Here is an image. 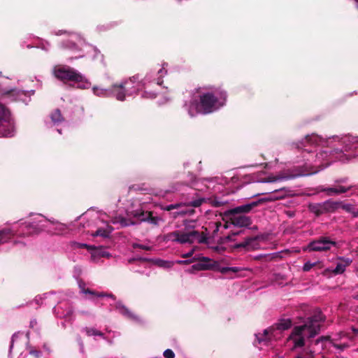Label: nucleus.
Instances as JSON below:
<instances>
[{
    "mask_svg": "<svg viewBox=\"0 0 358 358\" xmlns=\"http://www.w3.org/2000/svg\"><path fill=\"white\" fill-rule=\"evenodd\" d=\"M301 157L295 161L298 164L299 171L294 175H269L259 180V182L268 183L287 180L296 177L308 176L315 174L328 167L331 163V156L334 154L338 161L349 162L351 155L344 153L351 150L358 149V138L349 135L333 136L327 138L313 134L296 144Z\"/></svg>",
    "mask_w": 358,
    "mask_h": 358,
    "instance_id": "nucleus-1",
    "label": "nucleus"
},
{
    "mask_svg": "<svg viewBox=\"0 0 358 358\" xmlns=\"http://www.w3.org/2000/svg\"><path fill=\"white\" fill-rule=\"evenodd\" d=\"M227 94L221 88L198 89L184 108L190 117L214 113L226 105Z\"/></svg>",
    "mask_w": 358,
    "mask_h": 358,
    "instance_id": "nucleus-2",
    "label": "nucleus"
},
{
    "mask_svg": "<svg viewBox=\"0 0 358 358\" xmlns=\"http://www.w3.org/2000/svg\"><path fill=\"white\" fill-rule=\"evenodd\" d=\"M64 226L59 222H51L41 215H36L31 222L15 224L11 227L0 229V245L7 242L15 235H29L37 234L41 231L46 230L48 232L57 234L55 230H62Z\"/></svg>",
    "mask_w": 358,
    "mask_h": 358,
    "instance_id": "nucleus-3",
    "label": "nucleus"
},
{
    "mask_svg": "<svg viewBox=\"0 0 358 358\" xmlns=\"http://www.w3.org/2000/svg\"><path fill=\"white\" fill-rule=\"evenodd\" d=\"M325 320L322 313L316 310L313 315L308 317L302 325L296 326L286 338L285 345L291 351H295L305 345L306 338H311L317 335L322 323Z\"/></svg>",
    "mask_w": 358,
    "mask_h": 358,
    "instance_id": "nucleus-4",
    "label": "nucleus"
},
{
    "mask_svg": "<svg viewBox=\"0 0 358 358\" xmlns=\"http://www.w3.org/2000/svg\"><path fill=\"white\" fill-rule=\"evenodd\" d=\"M167 65L166 63H164L160 68L147 73L145 78L141 80V83L139 82L138 76H134L128 79L121 80L127 96H132L137 93L140 89V85H142L146 89L143 93L142 96L148 99L155 98L156 93L148 91V90L150 87H155V86L159 87L162 84V78L167 73Z\"/></svg>",
    "mask_w": 358,
    "mask_h": 358,
    "instance_id": "nucleus-5",
    "label": "nucleus"
},
{
    "mask_svg": "<svg viewBox=\"0 0 358 358\" xmlns=\"http://www.w3.org/2000/svg\"><path fill=\"white\" fill-rule=\"evenodd\" d=\"M60 48L71 54L69 56L70 60L78 59L85 57H90L92 60L103 59V55L100 51L96 47L87 43L76 33H68V38L61 43Z\"/></svg>",
    "mask_w": 358,
    "mask_h": 358,
    "instance_id": "nucleus-6",
    "label": "nucleus"
},
{
    "mask_svg": "<svg viewBox=\"0 0 358 358\" xmlns=\"http://www.w3.org/2000/svg\"><path fill=\"white\" fill-rule=\"evenodd\" d=\"M196 225L195 220H186L183 221L184 227L175 230L166 235V240L180 244H192L194 242L205 243L210 247L209 238L206 234L194 229Z\"/></svg>",
    "mask_w": 358,
    "mask_h": 358,
    "instance_id": "nucleus-7",
    "label": "nucleus"
},
{
    "mask_svg": "<svg viewBox=\"0 0 358 358\" xmlns=\"http://www.w3.org/2000/svg\"><path fill=\"white\" fill-rule=\"evenodd\" d=\"M53 75L62 81H73L78 83V87L87 89L90 87V83L78 71L68 66L57 65L52 69Z\"/></svg>",
    "mask_w": 358,
    "mask_h": 358,
    "instance_id": "nucleus-8",
    "label": "nucleus"
},
{
    "mask_svg": "<svg viewBox=\"0 0 358 358\" xmlns=\"http://www.w3.org/2000/svg\"><path fill=\"white\" fill-rule=\"evenodd\" d=\"M15 133V122L10 110L0 103V138H11Z\"/></svg>",
    "mask_w": 358,
    "mask_h": 358,
    "instance_id": "nucleus-9",
    "label": "nucleus"
},
{
    "mask_svg": "<svg viewBox=\"0 0 358 358\" xmlns=\"http://www.w3.org/2000/svg\"><path fill=\"white\" fill-rule=\"evenodd\" d=\"M203 199H198L189 203H177L165 206L163 209L164 210L171 211L177 210L174 213V217L183 215H192L194 213L193 207H199L203 202Z\"/></svg>",
    "mask_w": 358,
    "mask_h": 358,
    "instance_id": "nucleus-10",
    "label": "nucleus"
},
{
    "mask_svg": "<svg viewBox=\"0 0 358 358\" xmlns=\"http://www.w3.org/2000/svg\"><path fill=\"white\" fill-rule=\"evenodd\" d=\"M347 178L336 180L334 184L331 187L320 186L317 188L318 192H324L327 196H337L345 193L351 189V186L343 185L345 183Z\"/></svg>",
    "mask_w": 358,
    "mask_h": 358,
    "instance_id": "nucleus-11",
    "label": "nucleus"
},
{
    "mask_svg": "<svg viewBox=\"0 0 358 358\" xmlns=\"http://www.w3.org/2000/svg\"><path fill=\"white\" fill-rule=\"evenodd\" d=\"M336 243L334 241H331L329 237L322 236L320 238L311 241L308 245V248L310 251H327L331 249L332 246H335Z\"/></svg>",
    "mask_w": 358,
    "mask_h": 358,
    "instance_id": "nucleus-12",
    "label": "nucleus"
},
{
    "mask_svg": "<svg viewBox=\"0 0 358 358\" xmlns=\"http://www.w3.org/2000/svg\"><path fill=\"white\" fill-rule=\"evenodd\" d=\"M255 336L259 343H266L268 341L280 339L282 332L275 326L265 329L263 334H256Z\"/></svg>",
    "mask_w": 358,
    "mask_h": 358,
    "instance_id": "nucleus-13",
    "label": "nucleus"
},
{
    "mask_svg": "<svg viewBox=\"0 0 358 358\" xmlns=\"http://www.w3.org/2000/svg\"><path fill=\"white\" fill-rule=\"evenodd\" d=\"M218 266V263L212 260L208 257H202L201 261H199L198 263L192 265V268L196 271H206L216 268Z\"/></svg>",
    "mask_w": 358,
    "mask_h": 358,
    "instance_id": "nucleus-14",
    "label": "nucleus"
},
{
    "mask_svg": "<svg viewBox=\"0 0 358 358\" xmlns=\"http://www.w3.org/2000/svg\"><path fill=\"white\" fill-rule=\"evenodd\" d=\"M127 215L132 216L140 222L148 221L152 222L150 213L143 210L142 208H138L136 210L129 209L127 210Z\"/></svg>",
    "mask_w": 358,
    "mask_h": 358,
    "instance_id": "nucleus-15",
    "label": "nucleus"
},
{
    "mask_svg": "<svg viewBox=\"0 0 358 358\" xmlns=\"http://www.w3.org/2000/svg\"><path fill=\"white\" fill-rule=\"evenodd\" d=\"M110 90L111 92L110 97H115L118 101H124L128 97L121 81L114 83L110 87Z\"/></svg>",
    "mask_w": 358,
    "mask_h": 358,
    "instance_id": "nucleus-16",
    "label": "nucleus"
},
{
    "mask_svg": "<svg viewBox=\"0 0 358 358\" xmlns=\"http://www.w3.org/2000/svg\"><path fill=\"white\" fill-rule=\"evenodd\" d=\"M235 248H244L246 250H254L259 248V244L257 237H249L245 238L241 243L234 245Z\"/></svg>",
    "mask_w": 358,
    "mask_h": 358,
    "instance_id": "nucleus-17",
    "label": "nucleus"
},
{
    "mask_svg": "<svg viewBox=\"0 0 358 358\" xmlns=\"http://www.w3.org/2000/svg\"><path fill=\"white\" fill-rule=\"evenodd\" d=\"M34 92L35 91L33 90L29 91L17 90L13 92V95L16 97L17 101H22L25 105H27Z\"/></svg>",
    "mask_w": 358,
    "mask_h": 358,
    "instance_id": "nucleus-18",
    "label": "nucleus"
},
{
    "mask_svg": "<svg viewBox=\"0 0 358 358\" xmlns=\"http://www.w3.org/2000/svg\"><path fill=\"white\" fill-rule=\"evenodd\" d=\"M231 224L234 226L239 227H249L251 224V220L248 216L243 215H235L231 218Z\"/></svg>",
    "mask_w": 358,
    "mask_h": 358,
    "instance_id": "nucleus-19",
    "label": "nucleus"
},
{
    "mask_svg": "<svg viewBox=\"0 0 358 358\" xmlns=\"http://www.w3.org/2000/svg\"><path fill=\"white\" fill-rule=\"evenodd\" d=\"M341 262L337 263L336 268L333 270V273L336 275L342 274L345 272L346 267L351 264L352 259L344 257L338 258Z\"/></svg>",
    "mask_w": 358,
    "mask_h": 358,
    "instance_id": "nucleus-20",
    "label": "nucleus"
},
{
    "mask_svg": "<svg viewBox=\"0 0 358 358\" xmlns=\"http://www.w3.org/2000/svg\"><path fill=\"white\" fill-rule=\"evenodd\" d=\"M116 308L119 310L120 313L124 316L131 319L135 321L138 320V317L133 314L126 306H124L121 302H117L116 304Z\"/></svg>",
    "mask_w": 358,
    "mask_h": 358,
    "instance_id": "nucleus-21",
    "label": "nucleus"
},
{
    "mask_svg": "<svg viewBox=\"0 0 358 358\" xmlns=\"http://www.w3.org/2000/svg\"><path fill=\"white\" fill-rule=\"evenodd\" d=\"M113 228L109 225L106 224L105 227L103 228H99L94 233H93L92 235L93 236H101L103 238H108L111 232L113 231Z\"/></svg>",
    "mask_w": 358,
    "mask_h": 358,
    "instance_id": "nucleus-22",
    "label": "nucleus"
},
{
    "mask_svg": "<svg viewBox=\"0 0 358 358\" xmlns=\"http://www.w3.org/2000/svg\"><path fill=\"white\" fill-rule=\"evenodd\" d=\"M324 208L326 210V213L334 212L337 209L340 208L341 205V201H334L331 200H327L324 201Z\"/></svg>",
    "mask_w": 358,
    "mask_h": 358,
    "instance_id": "nucleus-23",
    "label": "nucleus"
},
{
    "mask_svg": "<svg viewBox=\"0 0 358 358\" xmlns=\"http://www.w3.org/2000/svg\"><path fill=\"white\" fill-rule=\"evenodd\" d=\"M92 91L94 95L103 97V98H107L110 97V88H102L97 86H94L92 87Z\"/></svg>",
    "mask_w": 358,
    "mask_h": 358,
    "instance_id": "nucleus-24",
    "label": "nucleus"
},
{
    "mask_svg": "<svg viewBox=\"0 0 358 358\" xmlns=\"http://www.w3.org/2000/svg\"><path fill=\"white\" fill-rule=\"evenodd\" d=\"M309 209L316 215H320L326 213L324 202L310 204Z\"/></svg>",
    "mask_w": 358,
    "mask_h": 358,
    "instance_id": "nucleus-25",
    "label": "nucleus"
},
{
    "mask_svg": "<svg viewBox=\"0 0 358 358\" xmlns=\"http://www.w3.org/2000/svg\"><path fill=\"white\" fill-rule=\"evenodd\" d=\"M292 322L289 318H283L279 320L275 327L282 332L291 327Z\"/></svg>",
    "mask_w": 358,
    "mask_h": 358,
    "instance_id": "nucleus-26",
    "label": "nucleus"
},
{
    "mask_svg": "<svg viewBox=\"0 0 358 358\" xmlns=\"http://www.w3.org/2000/svg\"><path fill=\"white\" fill-rule=\"evenodd\" d=\"M257 202L254 201V202H252L251 203L238 206V207L235 208L234 209H233L232 211L235 213H248L251 210V209L254 206H257Z\"/></svg>",
    "mask_w": 358,
    "mask_h": 358,
    "instance_id": "nucleus-27",
    "label": "nucleus"
},
{
    "mask_svg": "<svg viewBox=\"0 0 358 358\" xmlns=\"http://www.w3.org/2000/svg\"><path fill=\"white\" fill-rule=\"evenodd\" d=\"M50 118L55 125H58L59 123L64 121V119L63 118L59 109H56L50 115Z\"/></svg>",
    "mask_w": 358,
    "mask_h": 358,
    "instance_id": "nucleus-28",
    "label": "nucleus"
},
{
    "mask_svg": "<svg viewBox=\"0 0 358 358\" xmlns=\"http://www.w3.org/2000/svg\"><path fill=\"white\" fill-rule=\"evenodd\" d=\"M83 331L87 336H100L105 339L104 334L94 327H85Z\"/></svg>",
    "mask_w": 358,
    "mask_h": 358,
    "instance_id": "nucleus-29",
    "label": "nucleus"
},
{
    "mask_svg": "<svg viewBox=\"0 0 358 358\" xmlns=\"http://www.w3.org/2000/svg\"><path fill=\"white\" fill-rule=\"evenodd\" d=\"M110 256L111 255L106 251L96 250L92 252L91 259L93 262H97L100 257H110Z\"/></svg>",
    "mask_w": 358,
    "mask_h": 358,
    "instance_id": "nucleus-30",
    "label": "nucleus"
},
{
    "mask_svg": "<svg viewBox=\"0 0 358 358\" xmlns=\"http://www.w3.org/2000/svg\"><path fill=\"white\" fill-rule=\"evenodd\" d=\"M294 358H315V352L312 350L306 349L295 356Z\"/></svg>",
    "mask_w": 358,
    "mask_h": 358,
    "instance_id": "nucleus-31",
    "label": "nucleus"
},
{
    "mask_svg": "<svg viewBox=\"0 0 358 358\" xmlns=\"http://www.w3.org/2000/svg\"><path fill=\"white\" fill-rule=\"evenodd\" d=\"M83 292L85 293V294L88 293V294H93V295H95V296H96L98 297H105L106 296V297H110V298L113 299V300L115 299V296L113 294H106V293H103V292H100V293L96 294L95 292H92L91 290H90L88 289H83Z\"/></svg>",
    "mask_w": 358,
    "mask_h": 358,
    "instance_id": "nucleus-32",
    "label": "nucleus"
},
{
    "mask_svg": "<svg viewBox=\"0 0 358 358\" xmlns=\"http://www.w3.org/2000/svg\"><path fill=\"white\" fill-rule=\"evenodd\" d=\"M157 265L162 268H171L174 265L173 261H165L162 259H158L156 261Z\"/></svg>",
    "mask_w": 358,
    "mask_h": 358,
    "instance_id": "nucleus-33",
    "label": "nucleus"
},
{
    "mask_svg": "<svg viewBox=\"0 0 358 358\" xmlns=\"http://www.w3.org/2000/svg\"><path fill=\"white\" fill-rule=\"evenodd\" d=\"M337 341H331V345L334 348L339 350L340 352L343 351L346 348H349V344L348 343H344L342 344H338L336 343Z\"/></svg>",
    "mask_w": 358,
    "mask_h": 358,
    "instance_id": "nucleus-34",
    "label": "nucleus"
},
{
    "mask_svg": "<svg viewBox=\"0 0 358 358\" xmlns=\"http://www.w3.org/2000/svg\"><path fill=\"white\" fill-rule=\"evenodd\" d=\"M338 338H332L329 336H320V338H318L315 341V343L318 344L320 342L329 341L331 344V341H338Z\"/></svg>",
    "mask_w": 358,
    "mask_h": 358,
    "instance_id": "nucleus-35",
    "label": "nucleus"
},
{
    "mask_svg": "<svg viewBox=\"0 0 358 358\" xmlns=\"http://www.w3.org/2000/svg\"><path fill=\"white\" fill-rule=\"evenodd\" d=\"M59 306L55 307V311L57 312V314L58 317H67L68 316L71 315L73 313L72 308H69L66 313H59Z\"/></svg>",
    "mask_w": 358,
    "mask_h": 358,
    "instance_id": "nucleus-36",
    "label": "nucleus"
},
{
    "mask_svg": "<svg viewBox=\"0 0 358 358\" xmlns=\"http://www.w3.org/2000/svg\"><path fill=\"white\" fill-rule=\"evenodd\" d=\"M340 208H343L347 212L352 213L354 210V206L350 203H343V202H341Z\"/></svg>",
    "mask_w": 358,
    "mask_h": 358,
    "instance_id": "nucleus-37",
    "label": "nucleus"
},
{
    "mask_svg": "<svg viewBox=\"0 0 358 358\" xmlns=\"http://www.w3.org/2000/svg\"><path fill=\"white\" fill-rule=\"evenodd\" d=\"M73 245H74L75 247L76 248H87V250H90V249H92V248H94V246L92 245H87L86 243H78V242H73Z\"/></svg>",
    "mask_w": 358,
    "mask_h": 358,
    "instance_id": "nucleus-38",
    "label": "nucleus"
},
{
    "mask_svg": "<svg viewBox=\"0 0 358 358\" xmlns=\"http://www.w3.org/2000/svg\"><path fill=\"white\" fill-rule=\"evenodd\" d=\"M315 265H316V262L311 263L310 262H307L303 264V271H308Z\"/></svg>",
    "mask_w": 358,
    "mask_h": 358,
    "instance_id": "nucleus-39",
    "label": "nucleus"
},
{
    "mask_svg": "<svg viewBox=\"0 0 358 358\" xmlns=\"http://www.w3.org/2000/svg\"><path fill=\"white\" fill-rule=\"evenodd\" d=\"M163 355L166 358H174L175 357V354H174L173 351L171 349H166V350H164Z\"/></svg>",
    "mask_w": 358,
    "mask_h": 358,
    "instance_id": "nucleus-40",
    "label": "nucleus"
},
{
    "mask_svg": "<svg viewBox=\"0 0 358 358\" xmlns=\"http://www.w3.org/2000/svg\"><path fill=\"white\" fill-rule=\"evenodd\" d=\"M38 48L45 51H48L50 48V44L48 41H42L40 45H38Z\"/></svg>",
    "mask_w": 358,
    "mask_h": 358,
    "instance_id": "nucleus-41",
    "label": "nucleus"
},
{
    "mask_svg": "<svg viewBox=\"0 0 358 358\" xmlns=\"http://www.w3.org/2000/svg\"><path fill=\"white\" fill-rule=\"evenodd\" d=\"M133 248H141V249H143V250H149L151 248L150 246H148V245H143V244H139V243H134L133 245Z\"/></svg>",
    "mask_w": 358,
    "mask_h": 358,
    "instance_id": "nucleus-42",
    "label": "nucleus"
},
{
    "mask_svg": "<svg viewBox=\"0 0 358 358\" xmlns=\"http://www.w3.org/2000/svg\"><path fill=\"white\" fill-rule=\"evenodd\" d=\"M241 269L238 268V267H225V268H222V272H225V271H231V272H234V273H236L238 271H239Z\"/></svg>",
    "mask_w": 358,
    "mask_h": 358,
    "instance_id": "nucleus-43",
    "label": "nucleus"
},
{
    "mask_svg": "<svg viewBox=\"0 0 358 358\" xmlns=\"http://www.w3.org/2000/svg\"><path fill=\"white\" fill-rule=\"evenodd\" d=\"M174 262V264H190V263H192V260L191 259H187V260H176V261H173Z\"/></svg>",
    "mask_w": 358,
    "mask_h": 358,
    "instance_id": "nucleus-44",
    "label": "nucleus"
},
{
    "mask_svg": "<svg viewBox=\"0 0 358 358\" xmlns=\"http://www.w3.org/2000/svg\"><path fill=\"white\" fill-rule=\"evenodd\" d=\"M17 336V334H14L12 336V339H11V343H10V348H9V355H10L11 353V351H12V349L13 348V345H14V341H15V338Z\"/></svg>",
    "mask_w": 358,
    "mask_h": 358,
    "instance_id": "nucleus-45",
    "label": "nucleus"
},
{
    "mask_svg": "<svg viewBox=\"0 0 358 358\" xmlns=\"http://www.w3.org/2000/svg\"><path fill=\"white\" fill-rule=\"evenodd\" d=\"M194 249H192L189 252L182 254V257H183V258L189 257L194 254Z\"/></svg>",
    "mask_w": 358,
    "mask_h": 358,
    "instance_id": "nucleus-46",
    "label": "nucleus"
},
{
    "mask_svg": "<svg viewBox=\"0 0 358 358\" xmlns=\"http://www.w3.org/2000/svg\"><path fill=\"white\" fill-rule=\"evenodd\" d=\"M204 257L201 255H196L191 260H192V262L194 261H201V258Z\"/></svg>",
    "mask_w": 358,
    "mask_h": 358,
    "instance_id": "nucleus-47",
    "label": "nucleus"
},
{
    "mask_svg": "<svg viewBox=\"0 0 358 358\" xmlns=\"http://www.w3.org/2000/svg\"><path fill=\"white\" fill-rule=\"evenodd\" d=\"M29 354L32 355L36 357H38L41 355V352L38 351V350H31L29 352Z\"/></svg>",
    "mask_w": 358,
    "mask_h": 358,
    "instance_id": "nucleus-48",
    "label": "nucleus"
},
{
    "mask_svg": "<svg viewBox=\"0 0 358 358\" xmlns=\"http://www.w3.org/2000/svg\"><path fill=\"white\" fill-rule=\"evenodd\" d=\"M283 197V195H278V196H270L267 199L268 200H275L278 199H281Z\"/></svg>",
    "mask_w": 358,
    "mask_h": 358,
    "instance_id": "nucleus-49",
    "label": "nucleus"
},
{
    "mask_svg": "<svg viewBox=\"0 0 358 358\" xmlns=\"http://www.w3.org/2000/svg\"><path fill=\"white\" fill-rule=\"evenodd\" d=\"M36 323H37V322L36 320H31L30 327L33 328L35 325H36Z\"/></svg>",
    "mask_w": 358,
    "mask_h": 358,
    "instance_id": "nucleus-50",
    "label": "nucleus"
},
{
    "mask_svg": "<svg viewBox=\"0 0 358 358\" xmlns=\"http://www.w3.org/2000/svg\"><path fill=\"white\" fill-rule=\"evenodd\" d=\"M285 189L284 188H280L279 189H274V190H272L271 192V193H277V192H282Z\"/></svg>",
    "mask_w": 358,
    "mask_h": 358,
    "instance_id": "nucleus-51",
    "label": "nucleus"
},
{
    "mask_svg": "<svg viewBox=\"0 0 358 358\" xmlns=\"http://www.w3.org/2000/svg\"><path fill=\"white\" fill-rule=\"evenodd\" d=\"M63 33L62 30H59L57 32H55V35H61Z\"/></svg>",
    "mask_w": 358,
    "mask_h": 358,
    "instance_id": "nucleus-52",
    "label": "nucleus"
},
{
    "mask_svg": "<svg viewBox=\"0 0 358 358\" xmlns=\"http://www.w3.org/2000/svg\"><path fill=\"white\" fill-rule=\"evenodd\" d=\"M354 217H358V211H354L352 212Z\"/></svg>",
    "mask_w": 358,
    "mask_h": 358,
    "instance_id": "nucleus-53",
    "label": "nucleus"
},
{
    "mask_svg": "<svg viewBox=\"0 0 358 358\" xmlns=\"http://www.w3.org/2000/svg\"><path fill=\"white\" fill-rule=\"evenodd\" d=\"M352 330L354 333L357 334L358 333V329L356 328H352Z\"/></svg>",
    "mask_w": 358,
    "mask_h": 358,
    "instance_id": "nucleus-54",
    "label": "nucleus"
},
{
    "mask_svg": "<svg viewBox=\"0 0 358 358\" xmlns=\"http://www.w3.org/2000/svg\"><path fill=\"white\" fill-rule=\"evenodd\" d=\"M122 224L123 226H127V225H129V224L126 223L125 222H122Z\"/></svg>",
    "mask_w": 358,
    "mask_h": 358,
    "instance_id": "nucleus-55",
    "label": "nucleus"
},
{
    "mask_svg": "<svg viewBox=\"0 0 358 358\" xmlns=\"http://www.w3.org/2000/svg\"><path fill=\"white\" fill-rule=\"evenodd\" d=\"M355 1L356 3V7H357V8H358V0H355Z\"/></svg>",
    "mask_w": 358,
    "mask_h": 358,
    "instance_id": "nucleus-56",
    "label": "nucleus"
},
{
    "mask_svg": "<svg viewBox=\"0 0 358 358\" xmlns=\"http://www.w3.org/2000/svg\"><path fill=\"white\" fill-rule=\"evenodd\" d=\"M220 226H222V224H221V223H220V224H219V225H217V231L219 230V227H220Z\"/></svg>",
    "mask_w": 358,
    "mask_h": 358,
    "instance_id": "nucleus-57",
    "label": "nucleus"
},
{
    "mask_svg": "<svg viewBox=\"0 0 358 358\" xmlns=\"http://www.w3.org/2000/svg\"><path fill=\"white\" fill-rule=\"evenodd\" d=\"M228 227H229V226H228L227 224H225L224 225V229H227Z\"/></svg>",
    "mask_w": 358,
    "mask_h": 358,
    "instance_id": "nucleus-58",
    "label": "nucleus"
},
{
    "mask_svg": "<svg viewBox=\"0 0 358 358\" xmlns=\"http://www.w3.org/2000/svg\"><path fill=\"white\" fill-rule=\"evenodd\" d=\"M213 249H214L215 250H218V247H217V246H216V247L213 248Z\"/></svg>",
    "mask_w": 358,
    "mask_h": 358,
    "instance_id": "nucleus-59",
    "label": "nucleus"
},
{
    "mask_svg": "<svg viewBox=\"0 0 358 358\" xmlns=\"http://www.w3.org/2000/svg\"><path fill=\"white\" fill-rule=\"evenodd\" d=\"M342 334H343L342 333H340V334L338 335V336L339 338H341Z\"/></svg>",
    "mask_w": 358,
    "mask_h": 358,
    "instance_id": "nucleus-60",
    "label": "nucleus"
},
{
    "mask_svg": "<svg viewBox=\"0 0 358 358\" xmlns=\"http://www.w3.org/2000/svg\"><path fill=\"white\" fill-rule=\"evenodd\" d=\"M57 131H58L59 134H62V132H61V129H57Z\"/></svg>",
    "mask_w": 358,
    "mask_h": 358,
    "instance_id": "nucleus-61",
    "label": "nucleus"
},
{
    "mask_svg": "<svg viewBox=\"0 0 358 358\" xmlns=\"http://www.w3.org/2000/svg\"><path fill=\"white\" fill-rule=\"evenodd\" d=\"M357 299H358V297H357Z\"/></svg>",
    "mask_w": 358,
    "mask_h": 358,
    "instance_id": "nucleus-62",
    "label": "nucleus"
}]
</instances>
